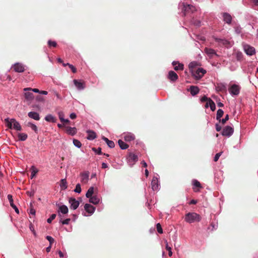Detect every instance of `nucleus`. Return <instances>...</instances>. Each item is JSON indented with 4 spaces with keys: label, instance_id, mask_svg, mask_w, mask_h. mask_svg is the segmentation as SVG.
I'll use <instances>...</instances> for the list:
<instances>
[{
    "label": "nucleus",
    "instance_id": "393cba45",
    "mask_svg": "<svg viewBox=\"0 0 258 258\" xmlns=\"http://www.w3.org/2000/svg\"><path fill=\"white\" fill-rule=\"evenodd\" d=\"M210 107V109L212 111H214L216 109V105L214 102L211 99H209L208 101L206 103L205 105V107L208 108Z\"/></svg>",
    "mask_w": 258,
    "mask_h": 258
},
{
    "label": "nucleus",
    "instance_id": "c9c22d12",
    "mask_svg": "<svg viewBox=\"0 0 258 258\" xmlns=\"http://www.w3.org/2000/svg\"><path fill=\"white\" fill-rule=\"evenodd\" d=\"M31 178L32 179L38 172V170L34 166H32L31 168Z\"/></svg>",
    "mask_w": 258,
    "mask_h": 258
},
{
    "label": "nucleus",
    "instance_id": "37998d69",
    "mask_svg": "<svg viewBox=\"0 0 258 258\" xmlns=\"http://www.w3.org/2000/svg\"><path fill=\"white\" fill-rule=\"evenodd\" d=\"M48 45L49 47H55L57 46V43L55 41H51V40H49L48 41Z\"/></svg>",
    "mask_w": 258,
    "mask_h": 258
},
{
    "label": "nucleus",
    "instance_id": "79ce46f5",
    "mask_svg": "<svg viewBox=\"0 0 258 258\" xmlns=\"http://www.w3.org/2000/svg\"><path fill=\"white\" fill-rule=\"evenodd\" d=\"M191 23L194 24L195 26L199 27L201 26V21L198 20H195L194 18H192L191 20Z\"/></svg>",
    "mask_w": 258,
    "mask_h": 258
},
{
    "label": "nucleus",
    "instance_id": "1a4fd4ad",
    "mask_svg": "<svg viewBox=\"0 0 258 258\" xmlns=\"http://www.w3.org/2000/svg\"><path fill=\"white\" fill-rule=\"evenodd\" d=\"M234 132L233 127L230 126H226L222 130V135L223 136L229 137L232 135Z\"/></svg>",
    "mask_w": 258,
    "mask_h": 258
},
{
    "label": "nucleus",
    "instance_id": "603ef678",
    "mask_svg": "<svg viewBox=\"0 0 258 258\" xmlns=\"http://www.w3.org/2000/svg\"><path fill=\"white\" fill-rule=\"evenodd\" d=\"M107 144L110 148H113L115 146L114 143L112 141L109 140V141L107 142Z\"/></svg>",
    "mask_w": 258,
    "mask_h": 258
},
{
    "label": "nucleus",
    "instance_id": "a18cd8bd",
    "mask_svg": "<svg viewBox=\"0 0 258 258\" xmlns=\"http://www.w3.org/2000/svg\"><path fill=\"white\" fill-rule=\"evenodd\" d=\"M71 221V219L67 218L63 220H62V218L60 220L59 222L62 223V225H68Z\"/></svg>",
    "mask_w": 258,
    "mask_h": 258
},
{
    "label": "nucleus",
    "instance_id": "8fccbe9b",
    "mask_svg": "<svg viewBox=\"0 0 258 258\" xmlns=\"http://www.w3.org/2000/svg\"><path fill=\"white\" fill-rule=\"evenodd\" d=\"M157 230L160 234L163 233V230L160 223H158L156 225Z\"/></svg>",
    "mask_w": 258,
    "mask_h": 258
},
{
    "label": "nucleus",
    "instance_id": "6ab92c4d",
    "mask_svg": "<svg viewBox=\"0 0 258 258\" xmlns=\"http://www.w3.org/2000/svg\"><path fill=\"white\" fill-rule=\"evenodd\" d=\"M8 199L9 201L10 206L15 210V211L17 213H19V211L17 206L14 204L13 197L11 195H8Z\"/></svg>",
    "mask_w": 258,
    "mask_h": 258
},
{
    "label": "nucleus",
    "instance_id": "9b49d317",
    "mask_svg": "<svg viewBox=\"0 0 258 258\" xmlns=\"http://www.w3.org/2000/svg\"><path fill=\"white\" fill-rule=\"evenodd\" d=\"M14 70L17 73H23L25 70V66L19 62L15 63L12 67Z\"/></svg>",
    "mask_w": 258,
    "mask_h": 258
},
{
    "label": "nucleus",
    "instance_id": "7c9ffc66",
    "mask_svg": "<svg viewBox=\"0 0 258 258\" xmlns=\"http://www.w3.org/2000/svg\"><path fill=\"white\" fill-rule=\"evenodd\" d=\"M45 120L49 122H56V119L51 114H49L46 115L45 117Z\"/></svg>",
    "mask_w": 258,
    "mask_h": 258
},
{
    "label": "nucleus",
    "instance_id": "ea45409f",
    "mask_svg": "<svg viewBox=\"0 0 258 258\" xmlns=\"http://www.w3.org/2000/svg\"><path fill=\"white\" fill-rule=\"evenodd\" d=\"M28 126H29L33 131H34L35 133H37L38 132V128L37 126L32 123V122H28Z\"/></svg>",
    "mask_w": 258,
    "mask_h": 258
},
{
    "label": "nucleus",
    "instance_id": "f704fd0d",
    "mask_svg": "<svg viewBox=\"0 0 258 258\" xmlns=\"http://www.w3.org/2000/svg\"><path fill=\"white\" fill-rule=\"evenodd\" d=\"M94 188L93 186H91L89 187V188L88 189L86 194V197L87 198H89L93 196V194L94 193Z\"/></svg>",
    "mask_w": 258,
    "mask_h": 258
},
{
    "label": "nucleus",
    "instance_id": "e2e57ef3",
    "mask_svg": "<svg viewBox=\"0 0 258 258\" xmlns=\"http://www.w3.org/2000/svg\"><path fill=\"white\" fill-rule=\"evenodd\" d=\"M54 94L55 95V96L56 97V98L57 99H61L60 95L56 91H54Z\"/></svg>",
    "mask_w": 258,
    "mask_h": 258
},
{
    "label": "nucleus",
    "instance_id": "bb28decb",
    "mask_svg": "<svg viewBox=\"0 0 258 258\" xmlns=\"http://www.w3.org/2000/svg\"><path fill=\"white\" fill-rule=\"evenodd\" d=\"M87 135H88L87 137V139L88 140H90V141L93 140L94 139H95L96 138V133L94 131L89 130V131H87Z\"/></svg>",
    "mask_w": 258,
    "mask_h": 258
},
{
    "label": "nucleus",
    "instance_id": "b1692460",
    "mask_svg": "<svg viewBox=\"0 0 258 258\" xmlns=\"http://www.w3.org/2000/svg\"><path fill=\"white\" fill-rule=\"evenodd\" d=\"M172 64L174 66V69L175 71L183 70L184 69V65L182 63H180L178 61H173Z\"/></svg>",
    "mask_w": 258,
    "mask_h": 258
},
{
    "label": "nucleus",
    "instance_id": "a19ab883",
    "mask_svg": "<svg viewBox=\"0 0 258 258\" xmlns=\"http://www.w3.org/2000/svg\"><path fill=\"white\" fill-rule=\"evenodd\" d=\"M73 144L74 146L78 148H80L82 146V143L80 142V141L77 139H74L73 140Z\"/></svg>",
    "mask_w": 258,
    "mask_h": 258
},
{
    "label": "nucleus",
    "instance_id": "f8f14e48",
    "mask_svg": "<svg viewBox=\"0 0 258 258\" xmlns=\"http://www.w3.org/2000/svg\"><path fill=\"white\" fill-rule=\"evenodd\" d=\"M73 82L76 87L79 91L84 90L86 87L85 82L82 80L75 79Z\"/></svg>",
    "mask_w": 258,
    "mask_h": 258
},
{
    "label": "nucleus",
    "instance_id": "4468645a",
    "mask_svg": "<svg viewBox=\"0 0 258 258\" xmlns=\"http://www.w3.org/2000/svg\"><path fill=\"white\" fill-rule=\"evenodd\" d=\"M81 181L82 183L86 184L89 180V172L88 171L81 172L80 173Z\"/></svg>",
    "mask_w": 258,
    "mask_h": 258
},
{
    "label": "nucleus",
    "instance_id": "c03bdc74",
    "mask_svg": "<svg viewBox=\"0 0 258 258\" xmlns=\"http://www.w3.org/2000/svg\"><path fill=\"white\" fill-rule=\"evenodd\" d=\"M24 91H31L35 93H40V90L37 88L31 89V88H26L24 89Z\"/></svg>",
    "mask_w": 258,
    "mask_h": 258
},
{
    "label": "nucleus",
    "instance_id": "5701e85b",
    "mask_svg": "<svg viewBox=\"0 0 258 258\" xmlns=\"http://www.w3.org/2000/svg\"><path fill=\"white\" fill-rule=\"evenodd\" d=\"M29 117L35 120H39L40 118L39 114L35 111H30L28 113Z\"/></svg>",
    "mask_w": 258,
    "mask_h": 258
},
{
    "label": "nucleus",
    "instance_id": "e433bc0d",
    "mask_svg": "<svg viewBox=\"0 0 258 258\" xmlns=\"http://www.w3.org/2000/svg\"><path fill=\"white\" fill-rule=\"evenodd\" d=\"M224 114V111L221 109H219L217 111L216 115V119L217 120H219V121H221V118L223 116Z\"/></svg>",
    "mask_w": 258,
    "mask_h": 258
},
{
    "label": "nucleus",
    "instance_id": "7ed1b4c3",
    "mask_svg": "<svg viewBox=\"0 0 258 258\" xmlns=\"http://www.w3.org/2000/svg\"><path fill=\"white\" fill-rule=\"evenodd\" d=\"M184 220L188 223H192L196 221L199 222L201 220L200 216L194 212H189L185 214Z\"/></svg>",
    "mask_w": 258,
    "mask_h": 258
},
{
    "label": "nucleus",
    "instance_id": "39448f33",
    "mask_svg": "<svg viewBox=\"0 0 258 258\" xmlns=\"http://www.w3.org/2000/svg\"><path fill=\"white\" fill-rule=\"evenodd\" d=\"M240 89L241 87L239 85L234 84L230 86L228 89V91L230 94L232 96L234 97L237 96L239 94Z\"/></svg>",
    "mask_w": 258,
    "mask_h": 258
},
{
    "label": "nucleus",
    "instance_id": "473e14b6",
    "mask_svg": "<svg viewBox=\"0 0 258 258\" xmlns=\"http://www.w3.org/2000/svg\"><path fill=\"white\" fill-rule=\"evenodd\" d=\"M198 62L196 61L190 62L188 65V67L190 72H191L192 70H195V69H197V67L198 66Z\"/></svg>",
    "mask_w": 258,
    "mask_h": 258
},
{
    "label": "nucleus",
    "instance_id": "3c124183",
    "mask_svg": "<svg viewBox=\"0 0 258 258\" xmlns=\"http://www.w3.org/2000/svg\"><path fill=\"white\" fill-rule=\"evenodd\" d=\"M92 150L98 155H101L102 154L101 148L99 147L97 149L93 148Z\"/></svg>",
    "mask_w": 258,
    "mask_h": 258
},
{
    "label": "nucleus",
    "instance_id": "4be33fe9",
    "mask_svg": "<svg viewBox=\"0 0 258 258\" xmlns=\"http://www.w3.org/2000/svg\"><path fill=\"white\" fill-rule=\"evenodd\" d=\"M205 52L210 57H212L214 55H218L215 50L212 48L206 47L205 48Z\"/></svg>",
    "mask_w": 258,
    "mask_h": 258
},
{
    "label": "nucleus",
    "instance_id": "680f3d73",
    "mask_svg": "<svg viewBox=\"0 0 258 258\" xmlns=\"http://www.w3.org/2000/svg\"><path fill=\"white\" fill-rule=\"evenodd\" d=\"M70 117L71 119H74L76 118L77 115L75 113H72L70 114Z\"/></svg>",
    "mask_w": 258,
    "mask_h": 258
},
{
    "label": "nucleus",
    "instance_id": "13d9d810",
    "mask_svg": "<svg viewBox=\"0 0 258 258\" xmlns=\"http://www.w3.org/2000/svg\"><path fill=\"white\" fill-rule=\"evenodd\" d=\"M63 116H64V114L62 112H58V117L61 121V120H63V118H64Z\"/></svg>",
    "mask_w": 258,
    "mask_h": 258
},
{
    "label": "nucleus",
    "instance_id": "09e8293b",
    "mask_svg": "<svg viewBox=\"0 0 258 258\" xmlns=\"http://www.w3.org/2000/svg\"><path fill=\"white\" fill-rule=\"evenodd\" d=\"M56 217V214H52L49 218L47 219V222L48 223H51L52 221L54 220Z\"/></svg>",
    "mask_w": 258,
    "mask_h": 258
},
{
    "label": "nucleus",
    "instance_id": "ddd939ff",
    "mask_svg": "<svg viewBox=\"0 0 258 258\" xmlns=\"http://www.w3.org/2000/svg\"><path fill=\"white\" fill-rule=\"evenodd\" d=\"M57 206L58 207V213L59 217H61V214H66L68 213L69 210L67 206L64 205H59V204L57 205Z\"/></svg>",
    "mask_w": 258,
    "mask_h": 258
},
{
    "label": "nucleus",
    "instance_id": "338daca9",
    "mask_svg": "<svg viewBox=\"0 0 258 258\" xmlns=\"http://www.w3.org/2000/svg\"><path fill=\"white\" fill-rule=\"evenodd\" d=\"M197 39L198 40H201V41H205V37L202 36H197Z\"/></svg>",
    "mask_w": 258,
    "mask_h": 258
},
{
    "label": "nucleus",
    "instance_id": "0eeeda50",
    "mask_svg": "<svg viewBox=\"0 0 258 258\" xmlns=\"http://www.w3.org/2000/svg\"><path fill=\"white\" fill-rule=\"evenodd\" d=\"M152 189L154 191L158 190L160 188V183L159 182V175L156 174L155 175L151 181Z\"/></svg>",
    "mask_w": 258,
    "mask_h": 258
},
{
    "label": "nucleus",
    "instance_id": "aec40b11",
    "mask_svg": "<svg viewBox=\"0 0 258 258\" xmlns=\"http://www.w3.org/2000/svg\"><path fill=\"white\" fill-rule=\"evenodd\" d=\"M168 78L171 81L174 82L178 79V77L176 73L170 71L168 73Z\"/></svg>",
    "mask_w": 258,
    "mask_h": 258
},
{
    "label": "nucleus",
    "instance_id": "72a5a7b5",
    "mask_svg": "<svg viewBox=\"0 0 258 258\" xmlns=\"http://www.w3.org/2000/svg\"><path fill=\"white\" fill-rule=\"evenodd\" d=\"M192 184L194 186L193 189L195 191H198V190H195V187H199V188L202 187L200 182L199 181H198L197 179H193L192 180Z\"/></svg>",
    "mask_w": 258,
    "mask_h": 258
},
{
    "label": "nucleus",
    "instance_id": "774afa93",
    "mask_svg": "<svg viewBox=\"0 0 258 258\" xmlns=\"http://www.w3.org/2000/svg\"><path fill=\"white\" fill-rule=\"evenodd\" d=\"M35 210L34 209H31L30 210V214H31V215H35Z\"/></svg>",
    "mask_w": 258,
    "mask_h": 258
},
{
    "label": "nucleus",
    "instance_id": "4c0bfd02",
    "mask_svg": "<svg viewBox=\"0 0 258 258\" xmlns=\"http://www.w3.org/2000/svg\"><path fill=\"white\" fill-rule=\"evenodd\" d=\"M60 186L62 189H66L67 188V182L66 179H61Z\"/></svg>",
    "mask_w": 258,
    "mask_h": 258
},
{
    "label": "nucleus",
    "instance_id": "864d4df0",
    "mask_svg": "<svg viewBox=\"0 0 258 258\" xmlns=\"http://www.w3.org/2000/svg\"><path fill=\"white\" fill-rule=\"evenodd\" d=\"M222 152H220V153H217L215 157H214V161L215 162H216L218 160L219 157H220V156L221 155Z\"/></svg>",
    "mask_w": 258,
    "mask_h": 258
},
{
    "label": "nucleus",
    "instance_id": "412c9836",
    "mask_svg": "<svg viewBox=\"0 0 258 258\" xmlns=\"http://www.w3.org/2000/svg\"><path fill=\"white\" fill-rule=\"evenodd\" d=\"M123 138L126 142H131L135 140V136L132 133H127L123 135Z\"/></svg>",
    "mask_w": 258,
    "mask_h": 258
},
{
    "label": "nucleus",
    "instance_id": "2eb2a0df",
    "mask_svg": "<svg viewBox=\"0 0 258 258\" xmlns=\"http://www.w3.org/2000/svg\"><path fill=\"white\" fill-rule=\"evenodd\" d=\"M66 133L70 136H73L77 133V130L75 127H71L69 126H65Z\"/></svg>",
    "mask_w": 258,
    "mask_h": 258
},
{
    "label": "nucleus",
    "instance_id": "f03ea898",
    "mask_svg": "<svg viewBox=\"0 0 258 258\" xmlns=\"http://www.w3.org/2000/svg\"><path fill=\"white\" fill-rule=\"evenodd\" d=\"M5 122L7 123V126L10 128H13L17 131L22 130L20 124L14 118L10 119L9 118H6L5 119Z\"/></svg>",
    "mask_w": 258,
    "mask_h": 258
},
{
    "label": "nucleus",
    "instance_id": "c756f323",
    "mask_svg": "<svg viewBox=\"0 0 258 258\" xmlns=\"http://www.w3.org/2000/svg\"><path fill=\"white\" fill-rule=\"evenodd\" d=\"M24 96L25 99L28 101H31L34 98V94L30 91L26 92L24 94Z\"/></svg>",
    "mask_w": 258,
    "mask_h": 258
},
{
    "label": "nucleus",
    "instance_id": "49530a36",
    "mask_svg": "<svg viewBox=\"0 0 258 258\" xmlns=\"http://www.w3.org/2000/svg\"><path fill=\"white\" fill-rule=\"evenodd\" d=\"M74 191L75 192H77V193H80L81 192V185L79 183H78L76 186V187L74 189Z\"/></svg>",
    "mask_w": 258,
    "mask_h": 258
},
{
    "label": "nucleus",
    "instance_id": "423d86ee",
    "mask_svg": "<svg viewBox=\"0 0 258 258\" xmlns=\"http://www.w3.org/2000/svg\"><path fill=\"white\" fill-rule=\"evenodd\" d=\"M191 73L195 78L200 79L206 73V71L202 68H198L195 70H192Z\"/></svg>",
    "mask_w": 258,
    "mask_h": 258
},
{
    "label": "nucleus",
    "instance_id": "dca6fc26",
    "mask_svg": "<svg viewBox=\"0 0 258 258\" xmlns=\"http://www.w3.org/2000/svg\"><path fill=\"white\" fill-rule=\"evenodd\" d=\"M69 203L71 205L70 208L72 209L76 210L79 207L80 203L74 198H71L69 199Z\"/></svg>",
    "mask_w": 258,
    "mask_h": 258
},
{
    "label": "nucleus",
    "instance_id": "6e6552de",
    "mask_svg": "<svg viewBox=\"0 0 258 258\" xmlns=\"http://www.w3.org/2000/svg\"><path fill=\"white\" fill-rule=\"evenodd\" d=\"M138 160V156L133 153L130 154L128 157L127 158V163L131 167L133 166Z\"/></svg>",
    "mask_w": 258,
    "mask_h": 258
},
{
    "label": "nucleus",
    "instance_id": "5fc2aeb1",
    "mask_svg": "<svg viewBox=\"0 0 258 258\" xmlns=\"http://www.w3.org/2000/svg\"><path fill=\"white\" fill-rule=\"evenodd\" d=\"M46 238L49 242L50 244L51 245L54 242V239L50 236H47Z\"/></svg>",
    "mask_w": 258,
    "mask_h": 258
},
{
    "label": "nucleus",
    "instance_id": "0e129e2a",
    "mask_svg": "<svg viewBox=\"0 0 258 258\" xmlns=\"http://www.w3.org/2000/svg\"><path fill=\"white\" fill-rule=\"evenodd\" d=\"M211 226H212V227H213L212 230L216 229L217 227H218V225H217V223L214 224L213 223H212L211 224Z\"/></svg>",
    "mask_w": 258,
    "mask_h": 258
},
{
    "label": "nucleus",
    "instance_id": "4d7b16f0",
    "mask_svg": "<svg viewBox=\"0 0 258 258\" xmlns=\"http://www.w3.org/2000/svg\"><path fill=\"white\" fill-rule=\"evenodd\" d=\"M229 119V116L228 114H227L225 117L223 118L222 119H221V121L223 124L225 123L227 120H228Z\"/></svg>",
    "mask_w": 258,
    "mask_h": 258
},
{
    "label": "nucleus",
    "instance_id": "2f4dec72",
    "mask_svg": "<svg viewBox=\"0 0 258 258\" xmlns=\"http://www.w3.org/2000/svg\"><path fill=\"white\" fill-rule=\"evenodd\" d=\"M118 145H119L120 148L122 150L126 149L128 147V145L127 144H126L125 142H124L123 141H122L121 140H119L118 141Z\"/></svg>",
    "mask_w": 258,
    "mask_h": 258
},
{
    "label": "nucleus",
    "instance_id": "cd10ccee",
    "mask_svg": "<svg viewBox=\"0 0 258 258\" xmlns=\"http://www.w3.org/2000/svg\"><path fill=\"white\" fill-rule=\"evenodd\" d=\"M100 202V198L98 196L95 195L89 198V202L94 205L98 204Z\"/></svg>",
    "mask_w": 258,
    "mask_h": 258
},
{
    "label": "nucleus",
    "instance_id": "69168bd1",
    "mask_svg": "<svg viewBox=\"0 0 258 258\" xmlns=\"http://www.w3.org/2000/svg\"><path fill=\"white\" fill-rule=\"evenodd\" d=\"M165 242H166V249H167V250H168L169 251V250H172L171 247L169 246L167 241H166Z\"/></svg>",
    "mask_w": 258,
    "mask_h": 258
},
{
    "label": "nucleus",
    "instance_id": "a211bd4d",
    "mask_svg": "<svg viewBox=\"0 0 258 258\" xmlns=\"http://www.w3.org/2000/svg\"><path fill=\"white\" fill-rule=\"evenodd\" d=\"M84 209L90 215L93 214L95 210V208L89 204H86L84 206Z\"/></svg>",
    "mask_w": 258,
    "mask_h": 258
},
{
    "label": "nucleus",
    "instance_id": "f3484780",
    "mask_svg": "<svg viewBox=\"0 0 258 258\" xmlns=\"http://www.w3.org/2000/svg\"><path fill=\"white\" fill-rule=\"evenodd\" d=\"M222 17L223 21L227 24L230 25L232 21V17L228 13H222Z\"/></svg>",
    "mask_w": 258,
    "mask_h": 258
},
{
    "label": "nucleus",
    "instance_id": "6e6d98bb",
    "mask_svg": "<svg viewBox=\"0 0 258 258\" xmlns=\"http://www.w3.org/2000/svg\"><path fill=\"white\" fill-rule=\"evenodd\" d=\"M209 99H210L209 98H208L207 96H204L201 98V101L202 102H207L208 101V100H209Z\"/></svg>",
    "mask_w": 258,
    "mask_h": 258
},
{
    "label": "nucleus",
    "instance_id": "20e7f679",
    "mask_svg": "<svg viewBox=\"0 0 258 258\" xmlns=\"http://www.w3.org/2000/svg\"><path fill=\"white\" fill-rule=\"evenodd\" d=\"M213 38L220 46H225L228 48L232 46L233 44L231 42L225 39L218 38L216 36H213Z\"/></svg>",
    "mask_w": 258,
    "mask_h": 258
},
{
    "label": "nucleus",
    "instance_id": "c85d7f7f",
    "mask_svg": "<svg viewBox=\"0 0 258 258\" xmlns=\"http://www.w3.org/2000/svg\"><path fill=\"white\" fill-rule=\"evenodd\" d=\"M216 88L217 91L220 92H223L226 89V85L224 83H222L217 84Z\"/></svg>",
    "mask_w": 258,
    "mask_h": 258
},
{
    "label": "nucleus",
    "instance_id": "bf43d9fd",
    "mask_svg": "<svg viewBox=\"0 0 258 258\" xmlns=\"http://www.w3.org/2000/svg\"><path fill=\"white\" fill-rule=\"evenodd\" d=\"M215 126L217 132H220L221 130L222 127L218 123H216Z\"/></svg>",
    "mask_w": 258,
    "mask_h": 258
},
{
    "label": "nucleus",
    "instance_id": "58836bf2",
    "mask_svg": "<svg viewBox=\"0 0 258 258\" xmlns=\"http://www.w3.org/2000/svg\"><path fill=\"white\" fill-rule=\"evenodd\" d=\"M28 136L25 133H19L18 138L20 141H24L27 139Z\"/></svg>",
    "mask_w": 258,
    "mask_h": 258
},
{
    "label": "nucleus",
    "instance_id": "f257e3e1",
    "mask_svg": "<svg viewBox=\"0 0 258 258\" xmlns=\"http://www.w3.org/2000/svg\"><path fill=\"white\" fill-rule=\"evenodd\" d=\"M178 7L181 9L183 15L184 16L190 14H193L195 12L197 11V9L195 6L187 4L184 2L180 3Z\"/></svg>",
    "mask_w": 258,
    "mask_h": 258
},
{
    "label": "nucleus",
    "instance_id": "052dcab7",
    "mask_svg": "<svg viewBox=\"0 0 258 258\" xmlns=\"http://www.w3.org/2000/svg\"><path fill=\"white\" fill-rule=\"evenodd\" d=\"M34 191H27V194L29 196V197H32L34 196Z\"/></svg>",
    "mask_w": 258,
    "mask_h": 258
},
{
    "label": "nucleus",
    "instance_id": "9d476101",
    "mask_svg": "<svg viewBox=\"0 0 258 258\" xmlns=\"http://www.w3.org/2000/svg\"><path fill=\"white\" fill-rule=\"evenodd\" d=\"M244 52L248 55L251 56L255 53V48L248 44H245L243 46Z\"/></svg>",
    "mask_w": 258,
    "mask_h": 258
},
{
    "label": "nucleus",
    "instance_id": "de8ad7c7",
    "mask_svg": "<svg viewBox=\"0 0 258 258\" xmlns=\"http://www.w3.org/2000/svg\"><path fill=\"white\" fill-rule=\"evenodd\" d=\"M63 65L64 66H66V65H68L69 68L71 69L72 71L74 73H75L77 71L76 70V69L75 68V67L73 66L72 64H70V63H67V64H65V63H63Z\"/></svg>",
    "mask_w": 258,
    "mask_h": 258
},
{
    "label": "nucleus",
    "instance_id": "a878e982",
    "mask_svg": "<svg viewBox=\"0 0 258 258\" xmlns=\"http://www.w3.org/2000/svg\"><path fill=\"white\" fill-rule=\"evenodd\" d=\"M188 91L192 96H195L199 93L200 90L197 86H191Z\"/></svg>",
    "mask_w": 258,
    "mask_h": 258
}]
</instances>
